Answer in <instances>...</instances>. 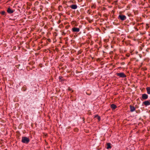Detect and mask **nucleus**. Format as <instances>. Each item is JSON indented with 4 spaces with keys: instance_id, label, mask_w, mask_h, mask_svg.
I'll use <instances>...</instances> for the list:
<instances>
[{
    "instance_id": "obj_1",
    "label": "nucleus",
    "mask_w": 150,
    "mask_h": 150,
    "mask_svg": "<svg viewBox=\"0 0 150 150\" xmlns=\"http://www.w3.org/2000/svg\"><path fill=\"white\" fill-rule=\"evenodd\" d=\"M21 142L23 143L28 144L30 142V139L27 137H22Z\"/></svg>"
},
{
    "instance_id": "obj_2",
    "label": "nucleus",
    "mask_w": 150,
    "mask_h": 150,
    "mask_svg": "<svg viewBox=\"0 0 150 150\" xmlns=\"http://www.w3.org/2000/svg\"><path fill=\"white\" fill-rule=\"evenodd\" d=\"M117 18L121 21H123L126 19L127 17L126 16L124 15L120 14L118 16Z\"/></svg>"
},
{
    "instance_id": "obj_3",
    "label": "nucleus",
    "mask_w": 150,
    "mask_h": 150,
    "mask_svg": "<svg viewBox=\"0 0 150 150\" xmlns=\"http://www.w3.org/2000/svg\"><path fill=\"white\" fill-rule=\"evenodd\" d=\"M117 76H119L120 77L124 78L126 77V75L123 72H120V73H116Z\"/></svg>"
},
{
    "instance_id": "obj_4",
    "label": "nucleus",
    "mask_w": 150,
    "mask_h": 150,
    "mask_svg": "<svg viewBox=\"0 0 150 150\" xmlns=\"http://www.w3.org/2000/svg\"><path fill=\"white\" fill-rule=\"evenodd\" d=\"M143 104L146 106L150 105V100L144 101L143 103Z\"/></svg>"
},
{
    "instance_id": "obj_5",
    "label": "nucleus",
    "mask_w": 150,
    "mask_h": 150,
    "mask_svg": "<svg viewBox=\"0 0 150 150\" xmlns=\"http://www.w3.org/2000/svg\"><path fill=\"white\" fill-rule=\"evenodd\" d=\"M71 30L73 32H79L80 31V28L76 27H73L72 28Z\"/></svg>"
},
{
    "instance_id": "obj_6",
    "label": "nucleus",
    "mask_w": 150,
    "mask_h": 150,
    "mask_svg": "<svg viewBox=\"0 0 150 150\" xmlns=\"http://www.w3.org/2000/svg\"><path fill=\"white\" fill-rule=\"evenodd\" d=\"M7 12L9 14H11L13 13L14 12V11L12 9H11L10 7H8L7 10Z\"/></svg>"
},
{
    "instance_id": "obj_7",
    "label": "nucleus",
    "mask_w": 150,
    "mask_h": 150,
    "mask_svg": "<svg viewBox=\"0 0 150 150\" xmlns=\"http://www.w3.org/2000/svg\"><path fill=\"white\" fill-rule=\"evenodd\" d=\"M148 95L146 94H143L142 95V98L144 100L147 99L148 98Z\"/></svg>"
},
{
    "instance_id": "obj_8",
    "label": "nucleus",
    "mask_w": 150,
    "mask_h": 150,
    "mask_svg": "<svg viewBox=\"0 0 150 150\" xmlns=\"http://www.w3.org/2000/svg\"><path fill=\"white\" fill-rule=\"evenodd\" d=\"M69 7L72 9H75L77 8V6L76 4H73L70 6Z\"/></svg>"
},
{
    "instance_id": "obj_9",
    "label": "nucleus",
    "mask_w": 150,
    "mask_h": 150,
    "mask_svg": "<svg viewBox=\"0 0 150 150\" xmlns=\"http://www.w3.org/2000/svg\"><path fill=\"white\" fill-rule=\"evenodd\" d=\"M130 111L131 112L134 111L135 110V108L133 106H132L131 105H130Z\"/></svg>"
},
{
    "instance_id": "obj_10",
    "label": "nucleus",
    "mask_w": 150,
    "mask_h": 150,
    "mask_svg": "<svg viewBox=\"0 0 150 150\" xmlns=\"http://www.w3.org/2000/svg\"><path fill=\"white\" fill-rule=\"evenodd\" d=\"M110 107L112 110H114L117 107L116 105L114 104H112L110 105Z\"/></svg>"
},
{
    "instance_id": "obj_11",
    "label": "nucleus",
    "mask_w": 150,
    "mask_h": 150,
    "mask_svg": "<svg viewBox=\"0 0 150 150\" xmlns=\"http://www.w3.org/2000/svg\"><path fill=\"white\" fill-rule=\"evenodd\" d=\"M107 149H111V144L110 143H108L107 144Z\"/></svg>"
},
{
    "instance_id": "obj_12",
    "label": "nucleus",
    "mask_w": 150,
    "mask_h": 150,
    "mask_svg": "<svg viewBox=\"0 0 150 150\" xmlns=\"http://www.w3.org/2000/svg\"><path fill=\"white\" fill-rule=\"evenodd\" d=\"M146 90L147 91V93L149 94H150V88L147 87L146 88Z\"/></svg>"
},
{
    "instance_id": "obj_13",
    "label": "nucleus",
    "mask_w": 150,
    "mask_h": 150,
    "mask_svg": "<svg viewBox=\"0 0 150 150\" xmlns=\"http://www.w3.org/2000/svg\"><path fill=\"white\" fill-rule=\"evenodd\" d=\"M96 8V5L95 4H93L91 6V8L92 9H94L95 8Z\"/></svg>"
},
{
    "instance_id": "obj_14",
    "label": "nucleus",
    "mask_w": 150,
    "mask_h": 150,
    "mask_svg": "<svg viewBox=\"0 0 150 150\" xmlns=\"http://www.w3.org/2000/svg\"><path fill=\"white\" fill-rule=\"evenodd\" d=\"M95 117L97 118L99 121H100V117L98 115H96L95 116Z\"/></svg>"
},
{
    "instance_id": "obj_15",
    "label": "nucleus",
    "mask_w": 150,
    "mask_h": 150,
    "mask_svg": "<svg viewBox=\"0 0 150 150\" xmlns=\"http://www.w3.org/2000/svg\"><path fill=\"white\" fill-rule=\"evenodd\" d=\"M59 79L61 80V81H63L64 80L63 79V77L62 76H59Z\"/></svg>"
},
{
    "instance_id": "obj_16",
    "label": "nucleus",
    "mask_w": 150,
    "mask_h": 150,
    "mask_svg": "<svg viewBox=\"0 0 150 150\" xmlns=\"http://www.w3.org/2000/svg\"><path fill=\"white\" fill-rule=\"evenodd\" d=\"M6 12L5 11H2L1 12V14L2 15H4L5 14Z\"/></svg>"
},
{
    "instance_id": "obj_17",
    "label": "nucleus",
    "mask_w": 150,
    "mask_h": 150,
    "mask_svg": "<svg viewBox=\"0 0 150 150\" xmlns=\"http://www.w3.org/2000/svg\"><path fill=\"white\" fill-rule=\"evenodd\" d=\"M22 89L23 91H25L26 90V87H23Z\"/></svg>"
},
{
    "instance_id": "obj_18",
    "label": "nucleus",
    "mask_w": 150,
    "mask_h": 150,
    "mask_svg": "<svg viewBox=\"0 0 150 150\" xmlns=\"http://www.w3.org/2000/svg\"><path fill=\"white\" fill-rule=\"evenodd\" d=\"M68 89L69 91H71L72 90V88H71L70 87H68Z\"/></svg>"
},
{
    "instance_id": "obj_19",
    "label": "nucleus",
    "mask_w": 150,
    "mask_h": 150,
    "mask_svg": "<svg viewBox=\"0 0 150 150\" xmlns=\"http://www.w3.org/2000/svg\"><path fill=\"white\" fill-rule=\"evenodd\" d=\"M146 25L147 26H147V27H146V29H148V28H149V27L148 25V24H146Z\"/></svg>"
},
{
    "instance_id": "obj_20",
    "label": "nucleus",
    "mask_w": 150,
    "mask_h": 150,
    "mask_svg": "<svg viewBox=\"0 0 150 150\" xmlns=\"http://www.w3.org/2000/svg\"><path fill=\"white\" fill-rule=\"evenodd\" d=\"M47 40L50 42L51 41V40L49 38L47 39Z\"/></svg>"
},
{
    "instance_id": "obj_21",
    "label": "nucleus",
    "mask_w": 150,
    "mask_h": 150,
    "mask_svg": "<svg viewBox=\"0 0 150 150\" xmlns=\"http://www.w3.org/2000/svg\"><path fill=\"white\" fill-rule=\"evenodd\" d=\"M143 24V23H138V25H141V24Z\"/></svg>"
},
{
    "instance_id": "obj_22",
    "label": "nucleus",
    "mask_w": 150,
    "mask_h": 150,
    "mask_svg": "<svg viewBox=\"0 0 150 150\" xmlns=\"http://www.w3.org/2000/svg\"><path fill=\"white\" fill-rule=\"evenodd\" d=\"M121 64H122L124 65L125 64V63L124 62H122Z\"/></svg>"
},
{
    "instance_id": "obj_23",
    "label": "nucleus",
    "mask_w": 150,
    "mask_h": 150,
    "mask_svg": "<svg viewBox=\"0 0 150 150\" xmlns=\"http://www.w3.org/2000/svg\"><path fill=\"white\" fill-rule=\"evenodd\" d=\"M60 22V21H58V23H59Z\"/></svg>"
},
{
    "instance_id": "obj_24",
    "label": "nucleus",
    "mask_w": 150,
    "mask_h": 150,
    "mask_svg": "<svg viewBox=\"0 0 150 150\" xmlns=\"http://www.w3.org/2000/svg\"><path fill=\"white\" fill-rule=\"evenodd\" d=\"M148 2L149 3H150V0H149V1H148Z\"/></svg>"
},
{
    "instance_id": "obj_25",
    "label": "nucleus",
    "mask_w": 150,
    "mask_h": 150,
    "mask_svg": "<svg viewBox=\"0 0 150 150\" xmlns=\"http://www.w3.org/2000/svg\"><path fill=\"white\" fill-rule=\"evenodd\" d=\"M149 35L150 36V33L149 34Z\"/></svg>"
}]
</instances>
